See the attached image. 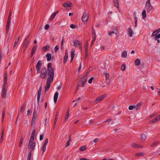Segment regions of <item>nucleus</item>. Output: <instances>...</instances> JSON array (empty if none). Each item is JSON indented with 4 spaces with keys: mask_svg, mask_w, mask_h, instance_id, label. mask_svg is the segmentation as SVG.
<instances>
[{
    "mask_svg": "<svg viewBox=\"0 0 160 160\" xmlns=\"http://www.w3.org/2000/svg\"><path fill=\"white\" fill-rule=\"evenodd\" d=\"M105 77L106 78V79L107 80L109 78V74L108 73H106L105 74Z\"/></svg>",
    "mask_w": 160,
    "mask_h": 160,
    "instance_id": "obj_59",
    "label": "nucleus"
},
{
    "mask_svg": "<svg viewBox=\"0 0 160 160\" xmlns=\"http://www.w3.org/2000/svg\"><path fill=\"white\" fill-rule=\"evenodd\" d=\"M40 96H41V94H38V95H37V100H38V102H39V101H40L41 102H42L43 100V98H42L41 99V100H40Z\"/></svg>",
    "mask_w": 160,
    "mask_h": 160,
    "instance_id": "obj_32",
    "label": "nucleus"
},
{
    "mask_svg": "<svg viewBox=\"0 0 160 160\" xmlns=\"http://www.w3.org/2000/svg\"><path fill=\"white\" fill-rule=\"evenodd\" d=\"M142 15L143 18H146V11L145 10H143L142 13Z\"/></svg>",
    "mask_w": 160,
    "mask_h": 160,
    "instance_id": "obj_27",
    "label": "nucleus"
},
{
    "mask_svg": "<svg viewBox=\"0 0 160 160\" xmlns=\"http://www.w3.org/2000/svg\"><path fill=\"white\" fill-rule=\"evenodd\" d=\"M35 146V143L34 142H29L28 147L31 151H32L34 150Z\"/></svg>",
    "mask_w": 160,
    "mask_h": 160,
    "instance_id": "obj_7",
    "label": "nucleus"
},
{
    "mask_svg": "<svg viewBox=\"0 0 160 160\" xmlns=\"http://www.w3.org/2000/svg\"><path fill=\"white\" fill-rule=\"evenodd\" d=\"M98 140V138H95V139L92 142H91V144H93L92 142H94V143L97 142Z\"/></svg>",
    "mask_w": 160,
    "mask_h": 160,
    "instance_id": "obj_60",
    "label": "nucleus"
},
{
    "mask_svg": "<svg viewBox=\"0 0 160 160\" xmlns=\"http://www.w3.org/2000/svg\"><path fill=\"white\" fill-rule=\"evenodd\" d=\"M34 136H32L31 135L29 142H33V141L34 139Z\"/></svg>",
    "mask_w": 160,
    "mask_h": 160,
    "instance_id": "obj_48",
    "label": "nucleus"
},
{
    "mask_svg": "<svg viewBox=\"0 0 160 160\" xmlns=\"http://www.w3.org/2000/svg\"><path fill=\"white\" fill-rule=\"evenodd\" d=\"M23 139H24V138L23 137H22L21 138L20 141V142L19 143V145H18V146L19 147H21V146L22 145V141L23 140Z\"/></svg>",
    "mask_w": 160,
    "mask_h": 160,
    "instance_id": "obj_37",
    "label": "nucleus"
},
{
    "mask_svg": "<svg viewBox=\"0 0 160 160\" xmlns=\"http://www.w3.org/2000/svg\"><path fill=\"white\" fill-rule=\"evenodd\" d=\"M134 108H135L134 106L131 105V106H129L128 108V109L129 110H132Z\"/></svg>",
    "mask_w": 160,
    "mask_h": 160,
    "instance_id": "obj_56",
    "label": "nucleus"
},
{
    "mask_svg": "<svg viewBox=\"0 0 160 160\" xmlns=\"http://www.w3.org/2000/svg\"><path fill=\"white\" fill-rule=\"evenodd\" d=\"M87 81V78H86V76H83L81 77L80 81Z\"/></svg>",
    "mask_w": 160,
    "mask_h": 160,
    "instance_id": "obj_33",
    "label": "nucleus"
},
{
    "mask_svg": "<svg viewBox=\"0 0 160 160\" xmlns=\"http://www.w3.org/2000/svg\"><path fill=\"white\" fill-rule=\"evenodd\" d=\"M155 37L154 38V39L155 40H157V39L159 38H160V33L158 34L155 36Z\"/></svg>",
    "mask_w": 160,
    "mask_h": 160,
    "instance_id": "obj_43",
    "label": "nucleus"
},
{
    "mask_svg": "<svg viewBox=\"0 0 160 160\" xmlns=\"http://www.w3.org/2000/svg\"><path fill=\"white\" fill-rule=\"evenodd\" d=\"M49 48H50V47L49 46H45L44 47H43L42 48V50L43 51H46L49 50Z\"/></svg>",
    "mask_w": 160,
    "mask_h": 160,
    "instance_id": "obj_29",
    "label": "nucleus"
},
{
    "mask_svg": "<svg viewBox=\"0 0 160 160\" xmlns=\"http://www.w3.org/2000/svg\"><path fill=\"white\" fill-rule=\"evenodd\" d=\"M3 135H4V132H3V131H2V136L1 137V138H0V142H2L3 141Z\"/></svg>",
    "mask_w": 160,
    "mask_h": 160,
    "instance_id": "obj_46",
    "label": "nucleus"
},
{
    "mask_svg": "<svg viewBox=\"0 0 160 160\" xmlns=\"http://www.w3.org/2000/svg\"><path fill=\"white\" fill-rule=\"evenodd\" d=\"M75 52V51L74 49H72L71 50V62L72 60H73L74 56H75V54H74V52Z\"/></svg>",
    "mask_w": 160,
    "mask_h": 160,
    "instance_id": "obj_14",
    "label": "nucleus"
},
{
    "mask_svg": "<svg viewBox=\"0 0 160 160\" xmlns=\"http://www.w3.org/2000/svg\"><path fill=\"white\" fill-rule=\"evenodd\" d=\"M54 74V69L52 67V64L49 63L48 64V75L49 77L47 79L46 85L45 86V92L48 90L51 83L53 82Z\"/></svg>",
    "mask_w": 160,
    "mask_h": 160,
    "instance_id": "obj_1",
    "label": "nucleus"
},
{
    "mask_svg": "<svg viewBox=\"0 0 160 160\" xmlns=\"http://www.w3.org/2000/svg\"><path fill=\"white\" fill-rule=\"evenodd\" d=\"M46 57L47 58V61H50L51 59V56L50 54L48 53L47 54Z\"/></svg>",
    "mask_w": 160,
    "mask_h": 160,
    "instance_id": "obj_26",
    "label": "nucleus"
},
{
    "mask_svg": "<svg viewBox=\"0 0 160 160\" xmlns=\"http://www.w3.org/2000/svg\"><path fill=\"white\" fill-rule=\"evenodd\" d=\"M144 155V153L143 152H139L136 153L135 156L137 157H141Z\"/></svg>",
    "mask_w": 160,
    "mask_h": 160,
    "instance_id": "obj_24",
    "label": "nucleus"
},
{
    "mask_svg": "<svg viewBox=\"0 0 160 160\" xmlns=\"http://www.w3.org/2000/svg\"><path fill=\"white\" fill-rule=\"evenodd\" d=\"M127 56V52L126 51H124L122 54V56L123 58L126 57Z\"/></svg>",
    "mask_w": 160,
    "mask_h": 160,
    "instance_id": "obj_34",
    "label": "nucleus"
},
{
    "mask_svg": "<svg viewBox=\"0 0 160 160\" xmlns=\"http://www.w3.org/2000/svg\"><path fill=\"white\" fill-rule=\"evenodd\" d=\"M158 143V142L157 141H155L153 142L152 144L151 145V147H153L157 144Z\"/></svg>",
    "mask_w": 160,
    "mask_h": 160,
    "instance_id": "obj_44",
    "label": "nucleus"
},
{
    "mask_svg": "<svg viewBox=\"0 0 160 160\" xmlns=\"http://www.w3.org/2000/svg\"><path fill=\"white\" fill-rule=\"evenodd\" d=\"M132 147L135 148H141L143 147L142 146L137 144L135 143H132L131 144Z\"/></svg>",
    "mask_w": 160,
    "mask_h": 160,
    "instance_id": "obj_12",
    "label": "nucleus"
},
{
    "mask_svg": "<svg viewBox=\"0 0 160 160\" xmlns=\"http://www.w3.org/2000/svg\"><path fill=\"white\" fill-rule=\"evenodd\" d=\"M3 82H7V74L6 73L5 74Z\"/></svg>",
    "mask_w": 160,
    "mask_h": 160,
    "instance_id": "obj_54",
    "label": "nucleus"
},
{
    "mask_svg": "<svg viewBox=\"0 0 160 160\" xmlns=\"http://www.w3.org/2000/svg\"><path fill=\"white\" fill-rule=\"evenodd\" d=\"M69 114V113H66L65 118V121L67 120L68 119Z\"/></svg>",
    "mask_w": 160,
    "mask_h": 160,
    "instance_id": "obj_38",
    "label": "nucleus"
},
{
    "mask_svg": "<svg viewBox=\"0 0 160 160\" xmlns=\"http://www.w3.org/2000/svg\"><path fill=\"white\" fill-rule=\"evenodd\" d=\"M135 63L136 65L138 66L140 64V61L139 59L137 58L135 61Z\"/></svg>",
    "mask_w": 160,
    "mask_h": 160,
    "instance_id": "obj_23",
    "label": "nucleus"
},
{
    "mask_svg": "<svg viewBox=\"0 0 160 160\" xmlns=\"http://www.w3.org/2000/svg\"><path fill=\"white\" fill-rule=\"evenodd\" d=\"M128 33L129 35V36L131 37H132V35L133 34V30L131 28H130L128 29Z\"/></svg>",
    "mask_w": 160,
    "mask_h": 160,
    "instance_id": "obj_9",
    "label": "nucleus"
},
{
    "mask_svg": "<svg viewBox=\"0 0 160 160\" xmlns=\"http://www.w3.org/2000/svg\"><path fill=\"white\" fill-rule=\"evenodd\" d=\"M7 83V82H3V84L2 89H6V87Z\"/></svg>",
    "mask_w": 160,
    "mask_h": 160,
    "instance_id": "obj_47",
    "label": "nucleus"
},
{
    "mask_svg": "<svg viewBox=\"0 0 160 160\" xmlns=\"http://www.w3.org/2000/svg\"><path fill=\"white\" fill-rule=\"evenodd\" d=\"M81 82H82V84L81 85V86L83 87H84L85 85L87 83V81H81Z\"/></svg>",
    "mask_w": 160,
    "mask_h": 160,
    "instance_id": "obj_51",
    "label": "nucleus"
},
{
    "mask_svg": "<svg viewBox=\"0 0 160 160\" xmlns=\"http://www.w3.org/2000/svg\"><path fill=\"white\" fill-rule=\"evenodd\" d=\"M86 149V147L85 146H83L81 147L80 148V150L81 151H83Z\"/></svg>",
    "mask_w": 160,
    "mask_h": 160,
    "instance_id": "obj_42",
    "label": "nucleus"
},
{
    "mask_svg": "<svg viewBox=\"0 0 160 160\" xmlns=\"http://www.w3.org/2000/svg\"><path fill=\"white\" fill-rule=\"evenodd\" d=\"M1 96L2 98H5L7 97V90L6 89H2Z\"/></svg>",
    "mask_w": 160,
    "mask_h": 160,
    "instance_id": "obj_8",
    "label": "nucleus"
},
{
    "mask_svg": "<svg viewBox=\"0 0 160 160\" xmlns=\"http://www.w3.org/2000/svg\"><path fill=\"white\" fill-rule=\"evenodd\" d=\"M74 46L75 47H78L80 49H82V43L79 41L75 40L73 42Z\"/></svg>",
    "mask_w": 160,
    "mask_h": 160,
    "instance_id": "obj_5",
    "label": "nucleus"
},
{
    "mask_svg": "<svg viewBox=\"0 0 160 160\" xmlns=\"http://www.w3.org/2000/svg\"><path fill=\"white\" fill-rule=\"evenodd\" d=\"M96 40V38H92V40L91 42V46H92L94 42Z\"/></svg>",
    "mask_w": 160,
    "mask_h": 160,
    "instance_id": "obj_53",
    "label": "nucleus"
},
{
    "mask_svg": "<svg viewBox=\"0 0 160 160\" xmlns=\"http://www.w3.org/2000/svg\"><path fill=\"white\" fill-rule=\"evenodd\" d=\"M146 138V136L145 134H142V135L141 139L143 140H144Z\"/></svg>",
    "mask_w": 160,
    "mask_h": 160,
    "instance_id": "obj_49",
    "label": "nucleus"
},
{
    "mask_svg": "<svg viewBox=\"0 0 160 160\" xmlns=\"http://www.w3.org/2000/svg\"><path fill=\"white\" fill-rule=\"evenodd\" d=\"M159 120L160 119L159 118H158V116H157V117L150 120V123H154Z\"/></svg>",
    "mask_w": 160,
    "mask_h": 160,
    "instance_id": "obj_10",
    "label": "nucleus"
},
{
    "mask_svg": "<svg viewBox=\"0 0 160 160\" xmlns=\"http://www.w3.org/2000/svg\"><path fill=\"white\" fill-rule=\"evenodd\" d=\"M19 38H20V36H19L18 39L17 40H15V42L14 43V44L13 45V48H15L16 47L17 44V43H18V42L19 41Z\"/></svg>",
    "mask_w": 160,
    "mask_h": 160,
    "instance_id": "obj_31",
    "label": "nucleus"
},
{
    "mask_svg": "<svg viewBox=\"0 0 160 160\" xmlns=\"http://www.w3.org/2000/svg\"><path fill=\"white\" fill-rule=\"evenodd\" d=\"M145 8L147 9V12H149L153 8L150 3V0H148L146 3Z\"/></svg>",
    "mask_w": 160,
    "mask_h": 160,
    "instance_id": "obj_3",
    "label": "nucleus"
},
{
    "mask_svg": "<svg viewBox=\"0 0 160 160\" xmlns=\"http://www.w3.org/2000/svg\"><path fill=\"white\" fill-rule=\"evenodd\" d=\"M94 79V78L93 77H92L91 78L88 80V82L89 83H91L93 80Z\"/></svg>",
    "mask_w": 160,
    "mask_h": 160,
    "instance_id": "obj_50",
    "label": "nucleus"
},
{
    "mask_svg": "<svg viewBox=\"0 0 160 160\" xmlns=\"http://www.w3.org/2000/svg\"><path fill=\"white\" fill-rule=\"evenodd\" d=\"M29 41H24V45H25V48L26 49L29 44Z\"/></svg>",
    "mask_w": 160,
    "mask_h": 160,
    "instance_id": "obj_25",
    "label": "nucleus"
},
{
    "mask_svg": "<svg viewBox=\"0 0 160 160\" xmlns=\"http://www.w3.org/2000/svg\"><path fill=\"white\" fill-rule=\"evenodd\" d=\"M42 66V62L41 61L39 60L36 65V68L37 71V73H40V70Z\"/></svg>",
    "mask_w": 160,
    "mask_h": 160,
    "instance_id": "obj_4",
    "label": "nucleus"
},
{
    "mask_svg": "<svg viewBox=\"0 0 160 160\" xmlns=\"http://www.w3.org/2000/svg\"><path fill=\"white\" fill-rule=\"evenodd\" d=\"M46 146H45L43 145L42 149V153L43 154L44 152L45 151L46 149Z\"/></svg>",
    "mask_w": 160,
    "mask_h": 160,
    "instance_id": "obj_52",
    "label": "nucleus"
},
{
    "mask_svg": "<svg viewBox=\"0 0 160 160\" xmlns=\"http://www.w3.org/2000/svg\"><path fill=\"white\" fill-rule=\"evenodd\" d=\"M36 118L37 112L36 111V110H34L33 114V116L32 117V121H34Z\"/></svg>",
    "mask_w": 160,
    "mask_h": 160,
    "instance_id": "obj_19",
    "label": "nucleus"
},
{
    "mask_svg": "<svg viewBox=\"0 0 160 160\" xmlns=\"http://www.w3.org/2000/svg\"><path fill=\"white\" fill-rule=\"evenodd\" d=\"M37 48V47L36 46H33V48L31 50V54L32 56L33 54H34V52H35V51Z\"/></svg>",
    "mask_w": 160,
    "mask_h": 160,
    "instance_id": "obj_21",
    "label": "nucleus"
},
{
    "mask_svg": "<svg viewBox=\"0 0 160 160\" xmlns=\"http://www.w3.org/2000/svg\"><path fill=\"white\" fill-rule=\"evenodd\" d=\"M92 38H96L95 31L94 29H93L92 31Z\"/></svg>",
    "mask_w": 160,
    "mask_h": 160,
    "instance_id": "obj_35",
    "label": "nucleus"
},
{
    "mask_svg": "<svg viewBox=\"0 0 160 160\" xmlns=\"http://www.w3.org/2000/svg\"><path fill=\"white\" fill-rule=\"evenodd\" d=\"M12 16V12L11 10H10L9 15L8 18L7 23V24H10L11 20V17Z\"/></svg>",
    "mask_w": 160,
    "mask_h": 160,
    "instance_id": "obj_11",
    "label": "nucleus"
},
{
    "mask_svg": "<svg viewBox=\"0 0 160 160\" xmlns=\"http://www.w3.org/2000/svg\"><path fill=\"white\" fill-rule=\"evenodd\" d=\"M104 97V96L103 95H102L98 98H97L95 100V103H97L99 102Z\"/></svg>",
    "mask_w": 160,
    "mask_h": 160,
    "instance_id": "obj_13",
    "label": "nucleus"
},
{
    "mask_svg": "<svg viewBox=\"0 0 160 160\" xmlns=\"http://www.w3.org/2000/svg\"><path fill=\"white\" fill-rule=\"evenodd\" d=\"M49 25L48 24H47L45 25V28L47 30L49 29Z\"/></svg>",
    "mask_w": 160,
    "mask_h": 160,
    "instance_id": "obj_64",
    "label": "nucleus"
},
{
    "mask_svg": "<svg viewBox=\"0 0 160 160\" xmlns=\"http://www.w3.org/2000/svg\"><path fill=\"white\" fill-rule=\"evenodd\" d=\"M29 35L25 39L24 41H29V40H28V39H29Z\"/></svg>",
    "mask_w": 160,
    "mask_h": 160,
    "instance_id": "obj_62",
    "label": "nucleus"
},
{
    "mask_svg": "<svg viewBox=\"0 0 160 160\" xmlns=\"http://www.w3.org/2000/svg\"><path fill=\"white\" fill-rule=\"evenodd\" d=\"M63 5L65 7H71V3L69 2H68L66 3H64L63 4Z\"/></svg>",
    "mask_w": 160,
    "mask_h": 160,
    "instance_id": "obj_20",
    "label": "nucleus"
},
{
    "mask_svg": "<svg viewBox=\"0 0 160 160\" xmlns=\"http://www.w3.org/2000/svg\"><path fill=\"white\" fill-rule=\"evenodd\" d=\"M68 58V54L67 52H66L65 53V56H64V60H63L64 64H65L66 63L67 61V60Z\"/></svg>",
    "mask_w": 160,
    "mask_h": 160,
    "instance_id": "obj_22",
    "label": "nucleus"
},
{
    "mask_svg": "<svg viewBox=\"0 0 160 160\" xmlns=\"http://www.w3.org/2000/svg\"><path fill=\"white\" fill-rule=\"evenodd\" d=\"M88 45L87 44L85 45V53H86V54H87V53L88 52Z\"/></svg>",
    "mask_w": 160,
    "mask_h": 160,
    "instance_id": "obj_39",
    "label": "nucleus"
},
{
    "mask_svg": "<svg viewBox=\"0 0 160 160\" xmlns=\"http://www.w3.org/2000/svg\"><path fill=\"white\" fill-rule=\"evenodd\" d=\"M76 26L73 24H72L70 25V27L72 28H76Z\"/></svg>",
    "mask_w": 160,
    "mask_h": 160,
    "instance_id": "obj_58",
    "label": "nucleus"
},
{
    "mask_svg": "<svg viewBox=\"0 0 160 160\" xmlns=\"http://www.w3.org/2000/svg\"><path fill=\"white\" fill-rule=\"evenodd\" d=\"M126 66L125 64H122L121 68V70L122 71H124L125 69Z\"/></svg>",
    "mask_w": 160,
    "mask_h": 160,
    "instance_id": "obj_45",
    "label": "nucleus"
},
{
    "mask_svg": "<svg viewBox=\"0 0 160 160\" xmlns=\"http://www.w3.org/2000/svg\"><path fill=\"white\" fill-rule=\"evenodd\" d=\"M58 93L56 92L54 96V101L55 103H56L57 102V99L58 96Z\"/></svg>",
    "mask_w": 160,
    "mask_h": 160,
    "instance_id": "obj_17",
    "label": "nucleus"
},
{
    "mask_svg": "<svg viewBox=\"0 0 160 160\" xmlns=\"http://www.w3.org/2000/svg\"><path fill=\"white\" fill-rule=\"evenodd\" d=\"M10 24H7V23L6 25V33L7 34L9 31V27L10 26Z\"/></svg>",
    "mask_w": 160,
    "mask_h": 160,
    "instance_id": "obj_36",
    "label": "nucleus"
},
{
    "mask_svg": "<svg viewBox=\"0 0 160 160\" xmlns=\"http://www.w3.org/2000/svg\"><path fill=\"white\" fill-rule=\"evenodd\" d=\"M32 155L31 152H29L28 154V155L27 158V160H31V157Z\"/></svg>",
    "mask_w": 160,
    "mask_h": 160,
    "instance_id": "obj_40",
    "label": "nucleus"
},
{
    "mask_svg": "<svg viewBox=\"0 0 160 160\" xmlns=\"http://www.w3.org/2000/svg\"><path fill=\"white\" fill-rule=\"evenodd\" d=\"M88 18V14L86 12H85L82 14V20L84 22H86L87 21Z\"/></svg>",
    "mask_w": 160,
    "mask_h": 160,
    "instance_id": "obj_6",
    "label": "nucleus"
},
{
    "mask_svg": "<svg viewBox=\"0 0 160 160\" xmlns=\"http://www.w3.org/2000/svg\"><path fill=\"white\" fill-rule=\"evenodd\" d=\"M65 42L64 38V37H62V40L61 42V48L62 49L63 48V45L64 42Z\"/></svg>",
    "mask_w": 160,
    "mask_h": 160,
    "instance_id": "obj_30",
    "label": "nucleus"
},
{
    "mask_svg": "<svg viewBox=\"0 0 160 160\" xmlns=\"http://www.w3.org/2000/svg\"><path fill=\"white\" fill-rule=\"evenodd\" d=\"M42 89V87H40L38 91V94H41Z\"/></svg>",
    "mask_w": 160,
    "mask_h": 160,
    "instance_id": "obj_57",
    "label": "nucleus"
},
{
    "mask_svg": "<svg viewBox=\"0 0 160 160\" xmlns=\"http://www.w3.org/2000/svg\"><path fill=\"white\" fill-rule=\"evenodd\" d=\"M113 2L116 7L118 8V0H114Z\"/></svg>",
    "mask_w": 160,
    "mask_h": 160,
    "instance_id": "obj_28",
    "label": "nucleus"
},
{
    "mask_svg": "<svg viewBox=\"0 0 160 160\" xmlns=\"http://www.w3.org/2000/svg\"><path fill=\"white\" fill-rule=\"evenodd\" d=\"M2 53L1 51L0 50V63L1 62L2 59Z\"/></svg>",
    "mask_w": 160,
    "mask_h": 160,
    "instance_id": "obj_61",
    "label": "nucleus"
},
{
    "mask_svg": "<svg viewBox=\"0 0 160 160\" xmlns=\"http://www.w3.org/2000/svg\"><path fill=\"white\" fill-rule=\"evenodd\" d=\"M58 12V11H57L54 12L50 18V21H52L54 18V17H55L56 15L57 14Z\"/></svg>",
    "mask_w": 160,
    "mask_h": 160,
    "instance_id": "obj_18",
    "label": "nucleus"
},
{
    "mask_svg": "<svg viewBox=\"0 0 160 160\" xmlns=\"http://www.w3.org/2000/svg\"><path fill=\"white\" fill-rule=\"evenodd\" d=\"M115 33V32L113 31H112V32H108V34L109 36H111L112 35V34H114Z\"/></svg>",
    "mask_w": 160,
    "mask_h": 160,
    "instance_id": "obj_63",
    "label": "nucleus"
},
{
    "mask_svg": "<svg viewBox=\"0 0 160 160\" xmlns=\"http://www.w3.org/2000/svg\"><path fill=\"white\" fill-rule=\"evenodd\" d=\"M58 115H59V113L58 112H56V115H55V120H54L53 128H54L55 125L56 124V123L57 121Z\"/></svg>",
    "mask_w": 160,
    "mask_h": 160,
    "instance_id": "obj_16",
    "label": "nucleus"
},
{
    "mask_svg": "<svg viewBox=\"0 0 160 160\" xmlns=\"http://www.w3.org/2000/svg\"><path fill=\"white\" fill-rule=\"evenodd\" d=\"M160 32V28L155 30L152 34V36H154L157 35Z\"/></svg>",
    "mask_w": 160,
    "mask_h": 160,
    "instance_id": "obj_15",
    "label": "nucleus"
},
{
    "mask_svg": "<svg viewBox=\"0 0 160 160\" xmlns=\"http://www.w3.org/2000/svg\"><path fill=\"white\" fill-rule=\"evenodd\" d=\"M59 49V47L58 45H56L54 48V51L55 52H57Z\"/></svg>",
    "mask_w": 160,
    "mask_h": 160,
    "instance_id": "obj_55",
    "label": "nucleus"
},
{
    "mask_svg": "<svg viewBox=\"0 0 160 160\" xmlns=\"http://www.w3.org/2000/svg\"><path fill=\"white\" fill-rule=\"evenodd\" d=\"M40 74L39 77L42 79H45L47 77V74H48V69L45 68H42L41 71H40Z\"/></svg>",
    "mask_w": 160,
    "mask_h": 160,
    "instance_id": "obj_2",
    "label": "nucleus"
},
{
    "mask_svg": "<svg viewBox=\"0 0 160 160\" xmlns=\"http://www.w3.org/2000/svg\"><path fill=\"white\" fill-rule=\"evenodd\" d=\"M141 106L140 103H138L137 105L134 106L135 108L136 109V110H137L138 109L140 108Z\"/></svg>",
    "mask_w": 160,
    "mask_h": 160,
    "instance_id": "obj_41",
    "label": "nucleus"
}]
</instances>
